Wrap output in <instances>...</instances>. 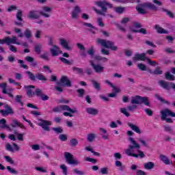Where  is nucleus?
Instances as JSON below:
<instances>
[{"instance_id":"obj_1","label":"nucleus","mask_w":175,"mask_h":175,"mask_svg":"<svg viewBox=\"0 0 175 175\" xmlns=\"http://www.w3.org/2000/svg\"><path fill=\"white\" fill-rule=\"evenodd\" d=\"M129 140L132 145H129V148L125 150L126 155H128V157L143 159V158L146 157V154H144V152L139 150L140 145L137 144L133 137H129Z\"/></svg>"},{"instance_id":"obj_2","label":"nucleus","mask_w":175,"mask_h":175,"mask_svg":"<svg viewBox=\"0 0 175 175\" xmlns=\"http://www.w3.org/2000/svg\"><path fill=\"white\" fill-rule=\"evenodd\" d=\"M95 5L101 8V10H95L96 13H97V14H100V16H105V13L107 12V7L106 6H108L109 9L113 8V4L109 3L106 0L96 1Z\"/></svg>"},{"instance_id":"obj_3","label":"nucleus","mask_w":175,"mask_h":175,"mask_svg":"<svg viewBox=\"0 0 175 175\" xmlns=\"http://www.w3.org/2000/svg\"><path fill=\"white\" fill-rule=\"evenodd\" d=\"M57 86L55 87V89L56 91H58V92H64V89L61 87H72V81H70V79L66 76H62L59 81L57 83Z\"/></svg>"},{"instance_id":"obj_4","label":"nucleus","mask_w":175,"mask_h":175,"mask_svg":"<svg viewBox=\"0 0 175 175\" xmlns=\"http://www.w3.org/2000/svg\"><path fill=\"white\" fill-rule=\"evenodd\" d=\"M144 8H146V9H149L150 10H154V12L158 10V7H156L154 4L150 2L144 3L141 4L140 6H137L135 9L139 14H147V11L144 10Z\"/></svg>"},{"instance_id":"obj_5","label":"nucleus","mask_w":175,"mask_h":175,"mask_svg":"<svg viewBox=\"0 0 175 175\" xmlns=\"http://www.w3.org/2000/svg\"><path fill=\"white\" fill-rule=\"evenodd\" d=\"M131 105H145V106H148V107H151V105L150 104V101L148 100V97L142 96L137 95L132 98Z\"/></svg>"},{"instance_id":"obj_6","label":"nucleus","mask_w":175,"mask_h":175,"mask_svg":"<svg viewBox=\"0 0 175 175\" xmlns=\"http://www.w3.org/2000/svg\"><path fill=\"white\" fill-rule=\"evenodd\" d=\"M97 43L100 44V46L105 49H109L110 50H112V51H117V50H118V47L117 46H114V42L110 40L98 38Z\"/></svg>"},{"instance_id":"obj_7","label":"nucleus","mask_w":175,"mask_h":175,"mask_svg":"<svg viewBox=\"0 0 175 175\" xmlns=\"http://www.w3.org/2000/svg\"><path fill=\"white\" fill-rule=\"evenodd\" d=\"M25 73L28 75V78L31 81H36V79L40 81H46L47 80V78H46V77H44V75L40 72L37 73L36 75L31 71H26Z\"/></svg>"},{"instance_id":"obj_8","label":"nucleus","mask_w":175,"mask_h":175,"mask_svg":"<svg viewBox=\"0 0 175 175\" xmlns=\"http://www.w3.org/2000/svg\"><path fill=\"white\" fill-rule=\"evenodd\" d=\"M54 113H61V111H69V113H77V109H72L68 105H59L53 109Z\"/></svg>"},{"instance_id":"obj_9","label":"nucleus","mask_w":175,"mask_h":175,"mask_svg":"<svg viewBox=\"0 0 175 175\" xmlns=\"http://www.w3.org/2000/svg\"><path fill=\"white\" fill-rule=\"evenodd\" d=\"M40 122L38 123V126H40L44 131L46 132H50L51 131L50 126L53 125V122L50 120H43L42 118H38Z\"/></svg>"},{"instance_id":"obj_10","label":"nucleus","mask_w":175,"mask_h":175,"mask_svg":"<svg viewBox=\"0 0 175 175\" xmlns=\"http://www.w3.org/2000/svg\"><path fill=\"white\" fill-rule=\"evenodd\" d=\"M14 31L15 33L18 34V38H24V36L27 39H31L32 38V31L29 29H26L24 33H23L21 29L19 28H15Z\"/></svg>"},{"instance_id":"obj_11","label":"nucleus","mask_w":175,"mask_h":175,"mask_svg":"<svg viewBox=\"0 0 175 175\" xmlns=\"http://www.w3.org/2000/svg\"><path fill=\"white\" fill-rule=\"evenodd\" d=\"M64 155H65L66 161L69 165H79V161L73 159V154H72L70 152H66L64 153Z\"/></svg>"},{"instance_id":"obj_12","label":"nucleus","mask_w":175,"mask_h":175,"mask_svg":"<svg viewBox=\"0 0 175 175\" xmlns=\"http://www.w3.org/2000/svg\"><path fill=\"white\" fill-rule=\"evenodd\" d=\"M90 64L96 73H103V71L105 70V67L99 64H95L93 60H90Z\"/></svg>"},{"instance_id":"obj_13","label":"nucleus","mask_w":175,"mask_h":175,"mask_svg":"<svg viewBox=\"0 0 175 175\" xmlns=\"http://www.w3.org/2000/svg\"><path fill=\"white\" fill-rule=\"evenodd\" d=\"M40 14L45 18H49L51 14V8L47 6L42 7V11L40 12Z\"/></svg>"},{"instance_id":"obj_14","label":"nucleus","mask_w":175,"mask_h":175,"mask_svg":"<svg viewBox=\"0 0 175 175\" xmlns=\"http://www.w3.org/2000/svg\"><path fill=\"white\" fill-rule=\"evenodd\" d=\"M31 88L35 89L36 87L33 85H25L24 89L27 90L26 94L29 98H32L35 96V92H33Z\"/></svg>"},{"instance_id":"obj_15","label":"nucleus","mask_w":175,"mask_h":175,"mask_svg":"<svg viewBox=\"0 0 175 175\" xmlns=\"http://www.w3.org/2000/svg\"><path fill=\"white\" fill-rule=\"evenodd\" d=\"M79 13H81V9H80V7H79V5H76L71 12L72 18H73L74 20L79 18Z\"/></svg>"},{"instance_id":"obj_16","label":"nucleus","mask_w":175,"mask_h":175,"mask_svg":"<svg viewBox=\"0 0 175 175\" xmlns=\"http://www.w3.org/2000/svg\"><path fill=\"white\" fill-rule=\"evenodd\" d=\"M147 57L146 53H135V56L133 57V61H146Z\"/></svg>"},{"instance_id":"obj_17","label":"nucleus","mask_w":175,"mask_h":175,"mask_svg":"<svg viewBox=\"0 0 175 175\" xmlns=\"http://www.w3.org/2000/svg\"><path fill=\"white\" fill-rule=\"evenodd\" d=\"M159 159L164 165H173V162L165 154H160Z\"/></svg>"},{"instance_id":"obj_18","label":"nucleus","mask_w":175,"mask_h":175,"mask_svg":"<svg viewBox=\"0 0 175 175\" xmlns=\"http://www.w3.org/2000/svg\"><path fill=\"white\" fill-rule=\"evenodd\" d=\"M17 44V46H21L20 42H17V36H13L12 38L7 37V44Z\"/></svg>"},{"instance_id":"obj_19","label":"nucleus","mask_w":175,"mask_h":175,"mask_svg":"<svg viewBox=\"0 0 175 175\" xmlns=\"http://www.w3.org/2000/svg\"><path fill=\"white\" fill-rule=\"evenodd\" d=\"M38 13H39V11L31 10L27 15V18H32L33 20L39 18L40 16Z\"/></svg>"},{"instance_id":"obj_20","label":"nucleus","mask_w":175,"mask_h":175,"mask_svg":"<svg viewBox=\"0 0 175 175\" xmlns=\"http://www.w3.org/2000/svg\"><path fill=\"white\" fill-rule=\"evenodd\" d=\"M127 125L132 131H133V132H135V133H137L138 135H142V130H140V128L136 124L128 122Z\"/></svg>"},{"instance_id":"obj_21","label":"nucleus","mask_w":175,"mask_h":175,"mask_svg":"<svg viewBox=\"0 0 175 175\" xmlns=\"http://www.w3.org/2000/svg\"><path fill=\"white\" fill-rule=\"evenodd\" d=\"M161 116H163V118H165V117H175V113L169 109H166L161 111Z\"/></svg>"},{"instance_id":"obj_22","label":"nucleus","mask_w":175,"mask_h":175,"mask_svg":"<svg viewBox=\"0 0 175 175\" xmlns=\"http://www.w3.org/2000/svg\"><path fill=\"white\" fill-rule=\"evenodd\" d=\"M59 44L65 50H68V51L72 50V47L69 46V44L68 43V41H66V40L64 38H60Z\"/></svg>"},{"instance_id":"obj_23","label":"nucleus","mask_w":175,"mask_h":175,"mask_svg":"<svg viewBox=\"0 0 175 175\" xmlns=\"http://www.w3.org/2000/svg\"><path fill=\"white\" fill-rule=\"evenodd\" d=\"M25 61H27V62H29L30 64V66L32 68H36V66H38V62H36V61H35V59L31 56H27L25 58Z\"/></svg>"},{"instance_id":"obj_24","label":"nucleus","mask_w":175,"mask_h":175,"mask_svg":"<svg viewBox=\"0 0 175 175\" xmlns=\"http://www.w3.org/2000/svg\"><path fill=\"white\" fill-rule=\"evenodd\" d=\"M154 29H156L157 33H165V34H167L169 33V31L165 30V29H163V27H161V26H159V25H155L154 27Z\"/></svg>"},{"instance_id":"obj_25","label":"nucleus","mask_w":175,"mask_h":175,"mask_svg":"<svg viewBox=\"0 0 175 175\" xmlns=\"http://www.w3.org/2000/svg\"><path fill=\"white\" fill-rule=\"evenodd\" d=\"M50 51L53 57H57L59 55L58 51H59V46L58 45H53V48H51Z\"/></svg>"},{"instance_id":"obj_26","label":"nucleus","mask_w":175,"mask_h":175,"mask_svg":"<svg viewBox=\"0 0 175 175\" xmlns=\"http://www.w3.org/2000/svg\"><path fill=\"white\" fill-rule=\"evenodd\" d=\"M86 113H88V114H91L92 116H97V114L99 113V111L95 108L88 107L86 108Z\"/></svg>"},{"instance_id":"obj_27","label":"nucleus","mask_w":175,"mask_h":175,"mask_svg":"<svg viewBox=\"0 0 175 175\" xmlns=\"http://www.w3.org/2000/svg\"><path fill=\"white\" fill-rule=\"evenodd\" d=\"M144 167L146 170H151V169H154V167H155V163L152 161H148V163H144Z\"/></svg>"},{"instance_id":"obj_28","label":"nucleus","mask_w":175,"mask_h":175,"mask_svg":"<svg viewBox=\"0 0 175 175\" xmlns=\"http://www.w3.org/2000/svg\"><path fill=\"white\" fill-rule=\"evenodd\" d=\"M159 84H160L161 87L164 88V90H170V83L169 82H165V81H159Z\"/></svg>"},{"instance_id":"obj_29","label":"nucleus","mask_w":175,"mask_h":175,"mask_svg":"<svg viewBox=\"0 0 175 175\" xmlns=\"http://www.w3.org/2000/svg\"><path fill=\"white\" fill-rule=\"evenodd\" d=\"M12 128H16V126H18L19 128H21L22 129H24L25 126L23 124H21L18 122V120H13L12 123L11 124Z\"/></svg>"},{"instance_id":"obj_30","label":"nucleus","mask_w":175,"mask_h":175,"mask_svg":"<svg viewBox=\"0 0 175 175\" xmlns=\"http://www.w3.org/2000/svg\"><path fill=\"white\" fill-rule=\"evenodd\" d=\"M0 128L1 129H9V126L8 125L5 118L0 120Z\"/></svg>"},{"instance_id":"obj_31","label":"nucleus","mask_w":175,"mask_h":175,"mask_svg":"<svg viewBox=\"0 0 175 175\" xmlns=\"http://www.w3.org/2000/svg\"><path fill=\"white\" fill-rule=\"evenodd\" d=\"M22 99H23L22 95H16L15 96V102L21 105L22 107H24V103L23 102Z\"/></svg>"},{"instance_id":"obj_32","label":"nucleus","mask_w":175,"mask_h":175,"mask_svg":"<svg viewBox=\"0 0 175 175\" xmlns=\"http://www.w3.org/2000/svg\"><path fill=\"white\" fill-rule=\"evenodd\" d=\"M113 10L116 13H118V14H122V13L125 12V8L121 6L114 7Z\"/></svg>"},{"instance_id":"obj_33","label":"nucleus","mask_w":175,"mask_h":175,"mask_svg":"<svg viewBox=\"0 0 175 175\" xmlns=\"http://www.w3.org/2000/svg\"><path fill=\"white\" fill-rule=\"evenodd\" d=\"M42 44H36L34 46V51L37 53V54H40V53H42Z\"/></svg>"},{"instance_id":"obj_34","label":"nucleus","mask_w":175,"mask_h":175,"mask_svg":"<svg viewBox=\"0 0 175 175\" xmlns=\"http://www.w3.org/2000/svg\"><path fill=\"white\" fill-rule=\"evenodd\" d=\"M161 10L162 12H164V13H166L167 16H168L170 18H174V14L171 11L167 10L166 8H162Z\"/></svg>"},{"instance_id":"obj_35","label":"nucleus","mask_w":175,"mask_h":175,"mask_svg":"<svg viewBox=\"0 0 175 175\" xmlns=\"http://www.w3.org/2000/svg\"><path fill=\"white\" fill-rule=\"evenodd\" d=\"M92 83L95 90H96L97 91H100V83L95 80H92Z\"/></svg>"},{"instance_id":"obj_36","label":"nucleus","mask_w":175,"mask_h":175,"mask_svg":"<svg viewBox=\"0 0 175 175\" xmlns=\"http://www.w3.org/2000/svg\"><path fill=\"white\" fill-rule=\"evenodd\" d=\"M165 76L166 80H170V81H174V76L170 74V72H165Z\"/></svg>"},{"instance_id":"obj_37","label":"nucleus","mask_w":175,"mask_h":175,"mask_svg":"<svg viewBox=\"0 0 175 175\" xmlns=\"http://www.w3.org/2000/svg\"><path fill=\"white\" fill-rule=\"evenodd\" d=\"M95 137H96V135H95V134H94V133H89V134H88L87 140L90 143H92V142H94Z\"/></svg>"},{"instance_id":"obj_38","label":"nucleus","mask_w":175,"mask_h":175,"mask_svg":"<svg viewBox=\"0 0 175 175\" xmlns=\"http://www.w3.org/2000/svg\"><path fill=\"white\" fill-rule=\"evenodd\" d=\"M7 170L10 173V174H18V172L14 168H12L10 166L6 167Z\"/></svg>"},{"instance_id":"obj_39","label":"nucleus","mask_w":175,"mask_h":175,"mask_svg":"<svg viewBox=\"0 0 175 175\" xmlns=\"http://www.w3.org/2000/svg\"><path fill=\"white\" fill-rule=\"evenodd\" d=\"M155 98L158 99V100H160V102H161V103H165L166 105H169V101L163 99V98L161 97V96H159V94H156L154 95Z\"/></svg>"},{"instance_id":"obj_40","label":"nucleus","mask_w":175,"mask_h":175,"mask_svg":"<svg viewBox=\"0 0 175 175\" xmlns=\"http://www.w3.org/2000/svg\"><path fill=\"white\" fill-rule=\"evenodd\" d=\"M163 128L165 132H168V133H170L171 135H174V133H173V129H172V126L169 125H165L163 126Z\"/></svg>"},{"instance_id":"obj_41","label":"nucleus","mask_w":175,"mask_h":175,"mask_svg":"<svg viewBox=\"0 0 175 175\" xmlns=\"http://www.w3.org/2000/svg\"><path fill=\"white\" fill-rule=\"evenodd\" d=\"M16 20H18V21H23V11L21 10H18L16 13Z\"/></svg>"},{"instance_id":"obj_42","label":"nucleus","mask_w":175,"mask_h":175,"mask_svg":"<svg viewBox=\"0 0 175 175\" xmlns=\"http://www.w3.org/2000/svg\"><path fill=\"white\" fill-rule=\"evenodd\" d=\"M42 94H43V90H42V89L40 88L36 89L34 92V95L36 96H38L39 98V97H41Z\"/></svg>"},{"instance_id":"obj_43","label":"nucleus","mask_w":175,"mask_h":175,"mask_svg":"<svg viewBox=\"0 0 175 175\" xmlns=\"http://www.w3.org/2000/svg\"><path fill=\"white\" fill-rule=\"evenodd\" d=\"M4 109H5V111H7L8 114H13V113H14L12 107L8 104L4 106Z\"/></svg>"},{"instance_id":"obj_44","label":"nucleus","mask_w":175,"mask_h":175,"mask_svg":"<svg viewBox=\"0 0 175 175\" xmlns=\"http://www.w3.org/2000/svg\"><path fill=\"white\" fill-rule=\"evenodd\" d=\"M77 92H78V96L79 98H84L85 94V90L84 89H78L77 90Z\"/></svg>"},{"instance_id":"obj_45","label":"nucleus","mask_w":175,"mask_h":175,"mask_svg":"<svg viewBox=\"0 0 175 175\" xmlns=\"http://www.w3.org/2000/svg\"><path fill=\"white\" fill-rule=\"evenodd\" d=\"M72 70L76 72V73H79V75H83V73H84V70L79 67H73Z\"/></svg>"},{"instance_id":"obj_46","label":"nucleus","mask_w":175,"mask_h":175,"mask_svg":"<svg viewBox=\"0 0 175 175\" xmlns=\"http://www.w3.org/2000/svg\"><path fill=\"white\" fill-rule=\"evenodd\" d=\"M70 144L71 147H76V146L79 144V141H77V139L76 138H72L70 140Z\"/></svg>"},{"instance_id":"obj_47","label":"nucleus","mask_w":175,"mask_h":175,"mask_svg":"<svg viewBox=\"0 0 175 175\" xmlns=\"http://www.w3.org/2000/svg\"><path fill=\"white\" fill-rule=\"evenodd\" d=\"M87 53L90 55V57H94V55L95 54V49L94 46H91L87 51Z\"/></svg>"},{"instance_id":"obj_48","label":"nucleus","mask_w":175,"mask_h":175,"mask_svg":"<svg viewBox=\"0 0 175 175\" xmlns=\"http://www.w3.org/2000/svg\"><path fill=\"white\" fill-rule=\"evenodd\" d=\"M18 64H20V68H23V69L28 70L29 67L28 66L24 64V60L18 59Z\"/></svg>"},{"instance_id":"obj_49","label":"nucleus","mask_w":175,"mask_h":175,"mask_svg":"<svg viewBox=\"0 0 175 175\" xmlns=\"http://www.w3.org/2000/svg\"><path fill=\"white\" fill-rule=\"evenodd\" d=\"M59 59H60L63 64H66V65H72V62L66 58L60 57H59Z\"/></svg>"},{"instance_id":"obj_50","label":"nucleus","mask_w":175,"mask_h":175,"mask_svg":"<svg viewBox=\"0 0 175 175\" xmlns=\"http://www.w3.org/2000/svg\"><path fill=\"white\" fill-rule=\"evenodd\" d=\"M60 169L62 170V173L64 175H68V168L65 164H62L60 165Z\"/></svg>"},{"instance_id":"obj_51","label":"nucleus","mask_w":175,"mask_h":175,"mask_svg":"<svg viewBox=\"0 0 175 175\" xmlns=\"http://www.w3.org/2000/svg\"><path fill=\"white\" fill-rule=\"evenodd\" d=\"M8 84L6 83H0V87L2 88L3 94H8V90H6V86Z\"/></svg>"},{"instance_id":"obj_52","label":"nucleus","mask_w":175,"mask_h":175,"mask_svg":"<svg viewBox=\"0 0 175 175\" xmlns=\"http://www.w3.org/2000/svg\"><path fill=\"white\" fill-rule=\"evenodd\" d=\"M52 129L57 134L62 133V132H64V129H62V127H53Z\"/></svg>"},{"instance_id":"obj_53","label":"nucleus","mask_w":175,"mask_h":175,"mask_svg":"<svg viewBox=\"0 0 175 175\" xmlns=\"http://www.w3.org/2000/svg\"><path fill=\"white\" fill-rule=\"evenodd\" d=\"M154 75H159L163 73V71L161 70V67H157L154 70Z\"/></svg>"},{"instance_id":"obj_54","label":"nucleus","mask_w":175,"mask_h":175,"mask_svg":"<svg viewBox=\"0 0 175 175\" xmlns=\"http://www.w3.org/2000/svg\"><path fill=\"white\" fill-rule=\"evenodd\" d=\"M59 139L61 142H66L68 140V135L65 134H60Z\"/></svg>"},{"instance_id":"obj_55","label":"nucleus","mask_w":175,"mask_h":175,"mask_svg":"<svg viewBox=\"0 0 175 175\" xmlns=\"http://www.w3.org/2000/svg\"><path fill=\"white\" fill-rule=\"evenodd\" d=\"M144 111L147 114V116H149V117L152 116V115L154 114V111H152V109H145Z\"/></svg>"},{"instance_id":"obj_56","label":"nucleus","mask_w":175,"mask_h":175,"mask_svg":"<svg viewBox=\"0 0 175 175\" xmlns=\"http://www.w3.org/2000/svg\"><path fill=\"white\" fill-rule=\"evenodd\" d=\"M40 58H41L42 59H44V61H50V59L49 58V55H47V53H44L42 54L40 56Z\"/></svg>"},{"instance_id":"obj_57","label":"nucleus","mask_w":175,"mask_h":175,"mask_svg":"<svg viewBox=\"0 0 175 175\" xmlns=\"http://www.w3.org/2000/svg\"><path fill=\"white\" fill-rule=\"evenodd\" d=\"M120 113L126 116V117H129L131 114L128 113V111H126V108H120Z\"/></svg>"},{"instance_id":"obj_58","label":"nucleus","mask_w":175,"mask_h":175,"mask_svg":"<svg viewBox=\"0 0 175 175\" xmlns=\"http://www.w3.org/2000/svg\"><path fill=\"white\" fill-rule=\"evenodd\" d=\"M73 173L78 175H85V172H84L83 171H80L77 168L73 170Z\"/></svg>"},{"instance_id":"obj_59","label":"nucleus","mask_w":175,"mask_h":175,"mask_svg":"<svg viewBox=\"0 0 175 175\" xmlns=\"http://www.w3.org/2000/svg\"><path fill=\"white\" fill-rule=\"evenodd\" d=\"M146 61H148V64L151 66H155V65H158V64L156 63L155 61H152L148 57L146 58Z\"/></svg>"},{"instance_id":"obj_60","label":"nucleus","mask_w":175,"mask_h":175,"mask_svg":"<svg viewBox=\"0 0 175 175\" xmlns=\"http://www.w3.org/2000/svg\"><path fill=\"white\" fill-rule=\"evenodd\" d=\"M116 167H120V170H124V166H122V163L120 161H116L115 162Z\"/></svg>"},{"instance_id":"obj_61","label":"nucleus","mask_w":175,"mask_h":175,"mask_svg":"<svg viewBox=\"0 0 175 175\" xmlns=\"http://www.w3.org/2000/svg\"><path fill=\"white\" fill-rule=\"evenodd\" d=\"M137 67L140 70H143V71L147 70V66L144 64H139L137 65Z\"/></svg>"},{"instance_id":"obj_62","label":"nucleus","mask_w":175,"mask_h":175,"mask_svg":"<svg viewBox=\"0 0 175 175\" xmlns=\"http://www.w3.org/2000/svg\"><path fill=\"white\" fill-rule=\"evenodd\" d=\"M4 158L6 161V162L11 163V165H13V163H14V161H13V159H12V157H10L9 156H4Z\"/></svg>"},{"instance_id":"obj_63","label":"nucleus","mask_w":175,"mask_h":175,"mask_svg":"<svg viewBox=\"0 0 175 175\" xmlns=\"http://www.w3.org/2000/svg\"><path fill=\"white\" fill-rule=\"evenodd\" d=\"M100 173L101 174H109V169L107 167H103L100 169Z\"/></svg>"},{"instance_id":"obj_64","label":"nucleus","mask_w":175,"mask_h":175,"mask_svg":"<svg viewBox=\"0 0 175 175\" xmlns=\"http://www.w3.org/2000/svg\"><path fill=\"white\" fill-rule=\"evenodd\" d=\"M85 161H86L87 162H91L92 163H96V162H97L96 159H92L90 157H86L85 159Z\"/></svg>"}]
</instances>
